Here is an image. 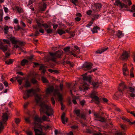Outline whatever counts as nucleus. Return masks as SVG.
I'll use <instances>...</instances> for the list:
<instances>
[{
  "label": "nucleus",
  "instance_id": "1",
  "mask_svg": "<svg viewBox=\"0 0 135 135\" xmlns=\"http://www.w3.org/2000/svg\"><path fill=\"white\" fill-rule=\"evenodd\" d=\"M40 89L37 88L35 89L32 88L25 91L23 92V98L26 100L31 96L30 93L32 92L33 94H35V99L36 103L40 104L41 108L40 111L41 113L42 112L46 114L48 116H50L53 115V110L50 106L47 105L44 103H41L42 99L44 96L42 95L36 94V92H40Z\"/></svg>",
  "mask_w": 135,
  "mask_h": 135
},
{
  "label": "nucleus",
  "instance_id": "2",
  "mask_svg": "<svg viewBox=\"0 0 135 135\" xmlns=\"http://www.w3.org/2000/svg\"><path fill=\"white\" fill-rule=\"evenodd\" d=\"M10 42L8 40L0 39V49L4 52L7 50L8 45H10Z\"/></svg>",
  "mask_w": 135,
  "mask_h": 135
},
{
  "label": "nucleus",
  "instance_id": "3",
  "mask_svg": "<svg viewBox=\"0 0 135 135\" xmlns=\"http://www.w3.org/2000/svg\"><path fill=\"white\" fill-rule=\"evenodd\" d=\"M127 88L128 89L129 91L133 93L135 92V90L133 88L131 87H129L127 88L124 83V82H122L119 84V87L118 89L119 92L120 93V95H123V91Z\"/></svg>",
  "mask_w": 135,
  "mask_h": 135
},
{
  "label": "nucleus",
  "instance_id": "4",
  "mask_svg": "<svg viewBox=\"0 0 135 135\" xmlns=\"http://www.w3.org/2000/svg\"><path fill=\"white\" fill-rule=\"evenodd\" d=\"M63 51L61 50H59L54 53L49 52L51 56V60L53 61H55L56 59L60 57Z\"/></svg>",
  "mask_w": 135,
  "mask_h": 135
},
{
  "label": "nucleus",
  "instance_id": "5",
  "mask_svg": "<svg viewBox=\"0 0 135 135\" xmlns=\"http://www.w3.org/2000/svg\"><path fill=\"white\" fill-rule=\"evenodd\" d=\"M10 40L11 41L12 43L14 44L13 45L14 47L16 48L19 47V46L17 45V44L22 45L23 44L22 42L20 40H17L15 37H10Z\"/></svg>",
  "mask_w": 135,
  "mask_h": 135
},
{
  "label": "nucleus",
  "instance_id": "6",
  "mask_svg": "<svg viewBox=\"0 0 135 135\" xmlns=\"http://www.w3.org/2000/svg\"><path fill=\"white\" fill-rule=\"evenodd\" d=\"M37 125L36 127L35 125L34 127L33 128L36 134L41 133L42 131L43 126L41 125Z\"/></svg>",
  "mask_w": 135,
  "mask_h": 135
},
{
  "label": "nucleus",
  "instance_id": "7",
  "mask_svg": "<svg viewBox=\"0 0 135 135\" xmlns=\"http://www.w3.org/2000/svg\"><path fill=\"white\" fill-rule=\"evenodd\" d=\"M102 5L100 4H94L92 5L91 7V9L92 10L95 12L99 11L102 7Z\"/></svg>",
  "mask_w": 135,
  "mask_h": 135
},
{
  "label": "nucleus",
  "instance_id": "8",
  "mask_svg": "<svg viewBox=\"0 0 135 135\" xmlns=\"http://www.w3.org/2000/svg\"><path fill=\"white\" fill-rule=\"evenodd\" d=\"M114 4V5L118 6L121 8H127L128 7L127 5L124 4L119 0H116Z\"/></svg>",
  "mask_w": 135,
  "mask_h": 135
},
{
  "label": "nucleus",
  "instance_id": "9",
  "mask_svg": "<svg viewBox=\"0 0 135 135\" xmlns=\"http://www.w3.org/2000/svg\"><path fill=\"white\" fill-rule=\"evenodd\" d=\"M92 64L91 63L86 62L83 65V70H89L92 68Z\"/></svg>",
  "mask_w": 135,
  "mask_h": 135
},
{
  "label": "nucleus",
  "instance_id": "10",
  "mask_svg": "<svg viewBox=\"0 0 135 135\" xmlns=\"http://www.w3.org/2000/svg\"><path fill=\"white\" fill-rule=\"evenodd\" d=\"M83 79L84 81H86L89 83L91 82V77L90 75H87V73H86L82 75Z\"/></svg>",
  "mask_w": 135,
  "mask_h": 135
},
{
  "label": "nucleus",
  "instance_id": "11",
  "mask_svg": "<svg viewBox=\"0 0 135 135\" xmlns=\"http://www.w3.org/2000/svg\"><path fill=\"white\" fill-rule=\"evenodd\" d=\"M87 86V84L85 82L81 83L80 86L79 87L80 90L85 91V90H87L88 88Z\"/></svg>",
  "mask_w": 135,
  "mask_h": 135
},
{
  "label": "nucleus",
  "instance_id": "12",
  "mask_svg": "<svg viewBox=\"0 0 135 135\" xmlns=\"http://www.w3.org/2000/svg\"><path fill=\"white\" fill-rule=\"evenodd\" d=\"M129 55L126 51H124L122 55L120 57V58L123 60H126L129 57Z\"/></svg>",
  "mask_w": 135,
  "mask_h": 135
},
{
  "label": "nucleus",
  "instance_id": "13",
  "mask_svg": "<svg viewBox=\"0 0 135 135\" xmlns=\"http://www.w3.org/2000/svg\"><path fill=\"white\" fill-rule=\"evenodd\" d=\"M35 120V125L36 127L37 126V125H41L39 123H37V122L38 123H42V122L41 119L37 116H35L34 118Z\"/></svg>",
  "mask_w": 135,
  "mask_h": 135
},
{
  "label": "nucleus",
  "instance_id": "14",
  "mask_svg": "<svg viewBox=\"0 0 135 135\" xmlns=\"http://www.w3.org/2000/svg\"><path fill=\"white\" fill-rule=\"evenodd\" d=\"M46 8V3H44L41 6L40 5L38 8V10L39 12L45 11Z\"/></svg>",
  "mask_w": 135,
  "mask_h": 135
},
{
  "label": "nucleus",
  "instance_id": "15",
  "mask_svg": "<svg viewBox=\"0 0 135 135\" xmlns=\"http://www.w3.org/2000/svg\"><path fill=\"white\" fill-rule=\"evenodd\" d=\"M54 89V87L51 86L48 87L46 89V92L47 94H49L52 92Z\"/></svg>",
  "mask_w": 135,
  "mask_h": 135
},
{
  "label": "nucleus",
  "instance_id": "16",
  "mask_svg": "<svg viewBox=\"0 0 135 135\" xmlns=\"http://www.w3.org/2000/svg\"><path fill=\"white\" fill-rule=\"evenodd\" d=\"M123 74L124 75L126 76L127 74H126V72H128V70L127 68V64L126 63L124 64L123 67Z\"/></svg>",
  "mask_w": 135,
  "mask_h": 135
},
{
  "label": "nucleus",
  "instance_id": "17",
  "mask_svg": "<svg viewBox=\"0 0 135 135\" xmlns=\"http://www.w3.org/2000/svg\"><path fill=\"white\" fill-rule=\"evenodd\" d=\"M65 114L64 113H63L61 117V121L63 124H65V122H67L68 121V119L67 118H65Z\"/></svg>",
  "mask_w": 135,
  "mask_h": 135
},
{
  "label": "nucleus",
  "instance_id": "18",
  "mask_svg": "<svg viewBox=\"0 0 135 135\" xmlns=\"http://www.w3.org/2000/svg\"><path fill=\"white\" fill-rule=\"evenodd\" d=\"M8 116L7 113H3L2 117L3 121L4 122H6L8 119Z\"/></svg>",
  "mask_w": 135,
  "mask_h": 135
},
{
  "label": "nucleus",
  "instance_id": "19",
  "mask_svg": "<svg viewBox=\"0 0 135 135\" xmlns=\"http://www.w3.org/2000/svg\"><path fill=\"white\" fill-rule=\"evenodd\" d=\"M108 49V47L102 48L100 50H98L96 51V53L97 54H101L102 52L107 50Z\"/></svg>",
  "mask_w": 135,
  "mask_h": 135
},
{
  "label": "nucleus",
  "instance_id": "20",
  "mask_svg": "<svg viewBox=\"0 0 135 135\" xmlns=\"http://www.w3.org/2000/svg\"><path fill=\"white\" fill-rule=\"evenodd\" d=\"M117 35L118 38H120L124 36V34L122 33V31L118 30L117 32Z\"/></svg>",
  "mask_w": 135,
  "mask_h": 135
},
{
  "label": "nucleus",
  "instance_id": "21",
  "mask_svg": "<svg viewBox=\"0 0 135 135\" xmlns=\"http://www.w3.org/2000/svg\"><path fill=\"white\" fill-rule=\"evenodd\" d=\"M97 30H100V28L98 26H96L93 28V29L91 30V31L93 33H94L98 32Z\"/></svg>",
  "mask_w": 135,
  "mask_h": 135
},
{
  "label": "nucleus",
  "instance_id": "22",
  "mask_svg": "<svg viewBox=\"0 0 135 135\" xmlns=\"http://www.w3.org/2000/svg\"><path fill=\"white\" fill-rule=\"evenodd\" d=\"M28 61L27 60L25 59H23L21 61V65L23 66L28 63Z\"/></svg>",
  "mask_w": 135,
  "mask_h": 135
},
{
  "label": "nucleus",
  "instance_id": "23",
  "mask_svg": "<svg viewBox=\"0 0 135 135\" xmlns=\"http://www.w3.org/2000/svg\"><path fill=\"white\" fill-rule=\"evenodd\" d=\"M39 70H42V71L41 72L43 74L45 73L46 71V69L43 65H42L40 66Z\"/></svg>",
  "mask_w": 135,
  "mask_h": 135
},
{
  "label": "nucleus",
  "instance_id": "24",
  "mask_svg": "<svg viewBox=\"0 0 135 135\" xmlns=\"http://www.w3.org/2000/svg\"><path fill=\"white\" fill-rule=\"evenodd\" d=\"M41 79L42 82L44 83H48L49 81L47 78L44 76H42L41 78Z\"/></svg>",
  "mask_w": 135,
  "mask_h": 135
},
{
  "label": "nucleus",
  "instance_id": "25",
  "mask_svg": "<svg viewBox=\"0 0 135 135\" xmlns=\"http://www.w3.org/2000/svg\"><path fill=\"white\" fill-rule=\"evenodd\" d=\"M57 32L60 35H61L62 34L66 33L65 31L62 29H58L57 30Z\"/></svg>",
  "mask_w": 135,
  "mask_h": 135
},
{
  "label": "nucleus",
  "instance_id": "26",
  "mask_svg": "<svg viewBox=\"0 0 135 135\" xmlns=\"http://www.w3.org/2000/svg\"><path fill=\"white\" fill-rule=\"evenodd\" d=\"M13 62V60L12 59H9L5 61L6 64L7 65H10L12 64Z\"/></svg>",
  "mask_w": 135,
  "mask_h": 135
},
{
  "label": "nucleus",
  "instance_id": "27",
  "mask_svg": "<svg viewBox=\"0 0 135 135\" xmlns=\"http://www.w3.org/2000/svg\"><path fill=\"white\" fill-rule=\"evenodd\" d=\"M74 112L75 113L77 117H80V111L79 109L75 110Z\"/></svg>",
  "mask_w": 135,
  "mask_h": 135
},
{
  "label": "nucleus",
  "instance_id": "28",
  "mask_svg": "<svg viewBox=\"0 0 135 135\" xmlns=\"http://www.w3.org/2000/svg\"><path fill=\"white\" fill-rule=\"evenodd\" d=\"M57 95L58 97H59V101L61 102L62 100V95L59 92H57Z\"/></svg>",
  "mask_w": 135,
  "mask_h": 135
},
{
  "label": "nucleus",
  "instance_id": "29",
  "mask_svg": "<svg viewBox=\"0 0 135 135\" xmlns=\"http://www.w3.org/2000/svg\"><path fill=\"white\" fill-rule=\"evenodd\" d=\"M91 98H92V99L91 100L92 101H95L96 100H99V98L96 95L91 96Z\"/></svg>",
  "mask_w": 135,
  "mask_h": 135
},
{
  "label": "nucleus",
  "instance_id": "30",
  "mask_svg": "<svg viewBox=\"0 0 135 135\" xmlns=\"http://www.w3.org/2000/svg\"><path fill=\"white\" fill-rule=\"evenodd\" d=\"M16 8L17 9L18 12L19 13H22L23 12V9L17 6L16 7Z\"/></svg>",
  "mask_w": 135,
  "mask_h": 135
},
{
  "label": "nucleus",
  "instance_id": "31",
  "mask_svg": "<svg viewBox=\"0 0 135 135\" xmlns=\"http://www.w3.org/2000/svg\"><path fill=\"white\" fill-rule=\"evenodd\" d=\"M42 26H43L45 28H50L51 26L49 24L47 25V23H44L42 24Z\"/></svg>",
  "mask_w": 135,
  "mask_h": 135
},
{
  "label": "nucleus",
  "instance_id": "32",
  "mask_svg": "<svg viewBox=\"0 0 135 135\" xmlns=\"http://www.w3.org/2000/svg\"><path fill=\"white\" fill-rule=\"evenodd\" d=\"M31 86V84L28 80L26 81L25 85V88H27Z\"/></svg>",
  "mask_w": 135,
  "mask_h": 135
},
{
  "label": "nucleus",
  "instance_id": "33",
  "mask_svg": "<svg viewBox=\"0 0 135 135\" xmlns=\"http://www.w3.org/2000/svg\"><path fill=\"white\" fill-rule=\"evenodd\" d=\"M41 119L44 121H49L50 120L49 119V117H46L45 115H44L42 117Z\"/></svg>",
  "mask_w": 135,
  "mask_h": 135
},
{
  "label": "nucleus",
  "instance_id": "34",
  "mask_svg": "<svg viewBox=\"0 0 135 135\" xmlns=\"http://www.w3.org/2000/svg\"><path fill=\"white\" fill-rule=\"evenodd\" d=\"M31 82L33 84H35L37 82V81L35 78H32L31 80Z\"/></svg>",
  "mask_w": 135,
  "mask_h": 135
},
{
  "label": "nucleus",
  "instance_id": "35",
  "mask_svg": "<svg viewBox=\"0 0 135 135\" xmlns=\"http://www.w3.org/2000/svg\"><path fill=\"white\" fill-rule=\"evenodd\" d=\"M9 28L8 26H5L4 28V33L5 34H7L8 32Z\"/></svg>",
  "mask_w": 135,
  "mask_h": 135
},
{
  "label": "nucleus",
  "instance_id": "36",
  "mask_svg": "<svg viewBox=\"0 0 135 135\" xmlns=\"http://www.w3.org/2000/svg\"><path fill=\"white\" fill-rule=\"evenodd\" d=\"M133 67L132 68V69L130 70V76L131 77H134V75L133 73Z\"/></svg>",
  "mask_w": 135,
  "mask_h": 135
},
{
  "label": "nucleus",
  "instance_id": "37",
  "mask_svg": "<svg viewBox=\"0 0 135 135\" xmlns=\"http://www.w3.org/2000/svg\"><path fill=\"white\" fill-rule=\"evenodd\" d=\"M70 47L69 46L67 47L64 49V50L65 52H68L69 51Z\"/></svg>",
  "mask_w": 135,
  "mask_h": 135
},
{
  "label": "nucleus",
  "instance_id": "38",
  "mask_svg": "<svg viewBox=\"0 0 135 135\" xmlns=\"http://www.w3.org/2000/svg\"><path fill=\"white\" fill-rule=\"evenodd\" d=\"M76 84H74V86L70 90V92L71 94H72V91H73L74 92H75L76 91V90H75V85Z\"/></svg>",
  "mask_w": 135,
  "mask_h": 135
},
{
  "label": "nucleus",
  "instance_id": "39",
  "mask_svg": "<svg viewBox=\"0 0 135 135\" xmlns=\"http://www.w3.org/2000/svg\"><path fill=\"white\" fill-rule=\"evenodd\" d=\"M74 47L75 48L76 50H78V53H80V50L79 47L75 45L74 46Z\"/></svg>",
  "mask_w": 135,
  "mask_h": 135
},
{
  "label": "nucleus",
  "instance_id": "40",
  "mask_svg": "<svg viewBox=\"0 0 135 135\" xmlns=\"http://www.w3.org/2000/svg\"><path fill=\"white\" fill-rule=\"evenodd\" d=\"M71 2L75 6L76 5V3L78 2V0H71Z\"/></svg>",
  "mask_w": 135,
  "mask_h": 135
},
{
  "label": "nucleus",
  "instance_id": "41",
  "mask_svg": "<svg viewBox=\"0 0 135 135\" xmlns=\"http://www.w3.org/2000/svg\"><path fill=\"white\" fill-rule=\"evenodd\" d=\"M23 80V79L22 78L18 79L17 80V81L18 82L20 85H21L22 83V81Z\"/></svg>",
  "mask_w": 135,
  "mask_h": 135
},
{
  "label": "nucleus",
  "instance_id": "42",
  "mask_svg": "<svg viewBox=\"0 0 135 135\" xmlns=\"http://www.w3.org/2000/svg\"><path fill=\"white\" fill-rule=\"evenodd\" d=\"M46 31L47 33H50L52 32V30L51 29H49L47 30H46Z\"/></svg>",
  "mask_w": 135,
  "mask_h": 135
},
{
  "label": "nucleus",
  "instance_id": "43",
  "mask_svg": "<svg viewBox=\"0 0 135 135\" xmlns=\"http://www.w3.org/2000/svg\"><path fill=\"white\" fill-rule=\"evenodd\" d=\"M93 23V22H90L88 24H87L86 27H89L92 25Z\"/></svg>",
  "mask_w": 135,
  "mask_h": 135
},
{
  "label": "nucleus",
  "instance_id": "44",
  "mask_svg": "<svg viewBox=\"0 0 135 135\" xmlns=\"http://www.w3.org/2000/svg\"><path fill=\"white\" fill-rule=\"evenodd\" d=\"M39 33L38 31L37 30L35 31V33L33 35V37H35L36 36H38Z\"/></svg>",
  "mask_w": 135,
  "mask_h": 135
},
{
  "label": "nucleus",
  "instance_id": "45",
  "mask_svg": "<svg viewBox=\"0 0 135 135\" xmlns=\"http://www.w3.org/2000/svg\"><path fill=\"white\" fill-rule=\"evenodd\" d=\"M10 55V54L8 52H7L5 54V57H4V59H6V58H7L8 56H9Z\"/></svg>",
  "mask_w": 135,
  "mask_h": 135
},
{
  "label": "nucleus",
  "instance_id": "46",
  "mask_svg": "<svg viewBox=\"0 0 135 135\" xmlns=\"http://www.w3.org/2000/svg\"><path fill=\"white\" fill-rule=\"evenodd\" d=\"M91 10H89L87 11L86 13L88 15H91Z\"/></svg>",
  "mask_w": 135,
  "mask_h": 135
},
{
  "label": "nucleus",
  "instance_id": "47",
  "mask_svg": "<svg viewBox=\"0 0 135 135\" xmlns=\"http://www.w3.org/2000/svg\"><path fill=\"white\" fill-rule=\"evenodd\" d=\"M80 102L81 105L83 106V105H84L85 103V100H83L82 101H80Z\"/></svg>",
  "mask_w": 135,
  "mask_h": 135
},
{
  "label": "nucleus",
  "instance_id": "48",
  "mask_svg": "<svg viewBox=\"0 0 135 135\" xmlns=\"http://www.w3.org/2000/svg\"><path fill=\"white\" fill-rule=\"evenodd\" d=\"M93 85L94 88H97L98 87V83H94L93 84Z\"/></svg>",
  "mask_w": 135,
  "mask_h": 135
},
{
  "label": "nucleus",
  "instance_id": "49",
  "mask_svg": "<svg viewBox=\"0 0 135 135\" xmlns=\"http://www.w3.org/2000/svg\"><path fill=\"white\" fill-rule=\"evenodd\" d=\"M20 122L19 119L18 118H16L15 119V122L17 124H18Z\"/></svg>",
  "mask_w": 135,
  "mask_h": 135
},
{
  "label": "nucleus",
  "instance_id": "50",
  "mask_svg": "<svg viewBox=\"0 0 135 135\" xmlns=\"http://www.w3.org/2000/svg\"><path fill=\"white\" fill-rule=\"evenodd\" d=\"M81 118L83 119H86V117L85 115L83 114H82L81 115V116H80V117Z\"/></svg>",
  "mask_w": 135,
  "mask_h": 135
},
{
  "label": "nucleus",
  "instance_id": "51",
  "mask_svg": "<svg viewBox=\"0 0 135 135\" xmlns=\"http://www.w3.org/2000/svg\"><path fill=\"white\" fill-rule=\"evenodd\" d=\"M120 127L121 128L124 130L126 128V127L125 125L122 124L120 125Z\"/></svg>",
  "mask_w": 135,
  "mask_h": 135
},
{
  "label": "nucleus",
  "instance_id": "52",
  "mask_svg": "<svg viewBox=\"0 0 135 135\" xmlns=\"http://www.w3.org/2000/svg\"><path fill=\"white\" fill-rule=\"evenodd\" d=\"M81 18L80 17H77L75 18V20L77 21H79L81 20Z\"/></svg>",
  "mask_w": 135,
  "mask_h": 135
},
{
  "label": "nucleus",
  "instance_id": "53",
  "mask_svg": "<svg viewBox=\"0 0 135 135\" xmlns=\"http://www.w3.org/2000/svg\"><path fill=\"white\" fill-rule=\"evenodd\" d=\"M36 0H30L29 1V5H30L33 3Z\"/></svg>",
  "mask_w": 135,
  "mask_h": 135
},
{
  "label": "nucleus",
  "instance_id": "54",
  "mask_svg": "<svg viewBox=\"0 0 135 135\" xmlns=\"http://www.w3.org/2000/svg\"><path fill=\"white\" fill-rule=\"evenodd\" d=\"M78 126L76 125H74L71 127V128L74 129H76L78 128Z\"/></svg>",
  "mask_w": 135,
  "mask_h": 135
},
{
  "label": "nucleus",
  "instance_id": "55",
  "mask_svg": "<svg viewBox=\"0 0 135 135\" xmlns=\"http://www.w3.org/2000/svg\"><path fill=\"white\" fill-rule=\"evenodd\" d=\"M100 16H100L98 15H94V18L95 19H98V18Z\"/></svg>",
  "mask_w": 135,
  "mask_h": 135
},
{
  "label": "nucleus",
  "instance_id": "56",
  "mask_svg": "<svg viewBox=\"0 0 135 135\" xmlns=\"http://www.w3.org/2000/svg\"><path fill=\"white\" fill-rule=\"evenodd\" d=\"M51 100L53 104H54L55 103V102L54 98L52 97L51 99Z\"/></svg>",
  "mask_w": 135,
  "mask_h": 135
},
{
  "label": "nucleus",
  "instance_id": "57",
  "mask_svg": "<svg viewBox=\"0 0 135 135\" xmlns=\"http://www.w3.org/2000/svg\"><path fill=\"white\" fill-rule=\"evenodd\" d=\"M3 88V85L1 83H0V90H2Z\"/></svg>",
  "mask_w": 135,
  "mask_h": 135
},
{
  "label": "nucleus",
  "instance_id": "58",
  "mask_svg": "<svg viewBox=\"0 0 135 135\" xmlns=\"http://www.w3.org/2000/svg\"><path fill=\"white\" fill-rule=\"evenodd\" d=\"M33 28H35V29H36L37 30H38L39 28L37 25L33 26Z\"/></svg>",
  "mask_w": 135,
  "mask_h": 135
},
{
  "label": "nucleus",
  "instance_id": "59",
  "mask_svg": "<svg viewBox=\"0 0 135 135\" xmlns=\"http://www.w3.org/2000/svg\"><path fill=\"white\" fill-rule=\"evenodd\" d=\"M3 9L4 10V12L6 13H7L8 12V9L6 7H4Z\"/></svg>",
  "mask_w": 135,
  "mask_h": 135
},
{
  "label": "nucleus",
  "instance_id": "60",
  "mask_svg": "<svg viewBox=\"0 0 135 135\" xmlns=\"http://www.w3.org/2000/svg\"><path fill=\"white\" fill-rule=\"evenodd\" d=\"M26 122L27 123H29L30 122V120L29 119V118H26L25 119Z\"/></svg>",
  "mask_w": 135,
  "mask_h": 135
},
{
  "label": "nucleus",
  "instance_id": "61",
  "mask_svg": "<svg viewBox=\"0 0 135 135\" xmlns=\"http://www.w3.org/2000/svg\"><path fill=\"white\" fill-rule=\"evenodd\" d=\"M72 37L74 36L75 34L74 32H70L69 33Z\"/></svg>",
  "mask_w": 135,
  "mask_h": 135
},
{
  "label": "nucleus",
  "instance_id": "62",
  "mask_svg": "<svg viewBox=\"0 0 135 135\" xmlns=\"http://www.w3.org/2000/svg\"><path fill=\"white\" fill-rule=\"evenodd\" d=\"M115 135H126L125 133H122L120 132L118 133Z\"/></svg>",
  "mask_w": 135,
  "mask_h": 135
},
{
  "label": "nucleus",
  "instance_id": "63",
  "mask_svg": "<svg viewBox=\"0 0 135 135\" xmlns=\"http://www.w3.org/2000/svg\"><path fill=\"white\" fill-rule=\"evenodd\" d=\"M132 57L134 62H135V53H133L132 55Z\"/></svg>",
  "mask_w": 135,
  "mask_h": 135
},
{
  "label": "nucleus",
  "instance_id": "64",
  "mask_svg": "<svg viewBox=\"0 0 135 135\" xmlns=\"http://www.w3.org/2000/svg\"><path fill=\"white\" fill-rule=\"evenodd\" d=\"M27 135H32V132L31 131H28L27 132Z\"/></svg>",
  "mask_w": 135,
  "mask_h": 135
}]
</instances>
